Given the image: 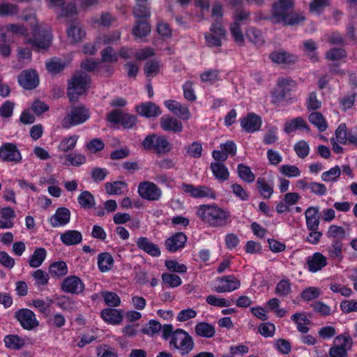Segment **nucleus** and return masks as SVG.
Returning a JSON list of instances; mask_svg holds the SVG:
<instances>
[{
	"instance_id": "nucleus-1",
	"label": "nucleus",
	"mask_w": 357,
	"mask_h": 357,
	"mask_svg": "<svg viewBox=\"0 0 357 357\" xmlns=\"http://www.w3.org/2000/svg\"><path fill=\"white\" fill-rule=\"evenodd\" d=\"M196 214L204 223L211 227L224 228L231 222L230 211L215 204L199 205Z\"/></svg>"
},
{
	"instance_id": "nucleus-2",
	"label": "nucleus",
	"mask_w": 357,
	"mask_h": 357,
	"mask_svg": "<svg viewBox=\"0 0 357 357\" xmlns=\"http://www.w3.org/2000/svg\"><path fill=\"white\" fill-rule=\"evenodd\" d=\"M90 82L89 75L83 71L75 72L68 81L67 94L71 103L70 112H87L83 105L77 102L81 96L86 93Z\"/></svg>"
},
{
	"instance_id": "nucleus-3",
	"label": "nucleus",
	"mask_w": 357,
	"mask_h": 357,
	"mask_svg": "<svg viewBox=\"0 0 357 357\" xmlns=\"http://www.w3.org/2000/svg\"><path fill=\"white\" fill-rule=\"evenodd\" d=\"M144 149L152 151L158 155L167 153L171 151L172 144L164 135L152 134L147 135L142 142Z\"/></svg>"
},
{
	"instance_id": "nucleus-4",
	"label": "nucleus",
	"mask_w": 357,
	"mask_h": 357,
	"mask_svg": "<svg viewBox=\"0 0 357 357\" xmlns=\"http://www.w3.org/2000/svg\"><path fill=\"white\" fill-rule=\"evenodd\" d=\"M278 88L271 95V102L278 105H284L289 98L291 91L296 86L295 82L290 77H281L278 80Z\"/></svg>"
},
{
	"instance_id": "nucleus-5",
	"label": "nucleus",
	"mask_w": 357,
	"mask_h": 357,
	"mask_svg": "<svg viewBox=\"0 0 357 357\" xmlns=\"http://www.w3.org/2000/svg\"><path fill=\"white\" fill-rule=\"evenodd\" d=\"M176 349L181 351V355L188 354L194 347V342L192 337L184 330L178 328L174 331V336L169 342Z\"/></svg>"
},
{
	"instance_id": "nucleus-6",
	"label": "nucleus",
	"mask_w": 357,
	"mask_h": 357,
	"mask_svg": "<svg viewBox=\"0 0 357 357\" xmlns=\"http://www.w3.org/2000/svg\"><path fill=\"white\" fill-rule=\"evenodd\" d=\"M294 3L291 0H278L273 3L270 20L274 23H283L293 12Z\"/></svg>"
},
{
	"instance_id": "nucleus-7",
	"label": "nucleus",
	"mask_w": 357,
	"mask_h": 357,
	"mask_svg": "<svg viewBox=\"0 0 357 357\" xmlns=\"http://www.w3.org/2000/svg\"><path fill=\"white\" fill-rule=\"evenodd\" d=\"M14 318L20 323L23 329L32 331L39 326L35 313L28 308H21L14 314Z\"/></svg>"
},
{
	"instance_id": "nucleus-8",
	"label": "nucleus",
	"mask_w": 357,
	"mask_h": 357,
	"mask_svg": "<svg viewBox=\"0 0 357 357\" xmlns=\"http://www.w3.org/2000/svg\"><path fill=\"white\" fill-rule=\"evenodd\" d=\"M0 159L3 162L17 164L21 162L22 157L15 144L6 142L0 146Z\"/></svg>"
},
{
	"instance_id": "nucleus-9",
	"label": "nucleus",
	"mask_w": 357,
	"mask_h": 357,
	"mask_svg": "<svg viewBox=\"0 0 357 357\" xmlns=\"http://www.w3.org/2000/svg\"><path fill=\"white\" fill-rule=\"evenodd\" d=\"M181 189L184 192L189 194L194 198L208 197L215 199L216 197L215 192L210 187L206 185L195 186L192 184L183 183L181 185Z\"/></svg>"
},
{
	"instance_id": "nucleus-10",
	"label": "nucleus",
	"mask_w": 357,
	"mask_h": 357,
	"mask_svg": "<svg viewBox=\"0 0 357 357\" xmlns=\"http://www.w3.org/2000/svg\"><path fill=\"white\" fill-rule=\"evenodd\" d=\"M52 36L47 30L36 29L33 36L28 40V43L31 44L37 50H46L50 45Z\"/></svg>"
},
{
	"instance_id": "nucleus-11",
	"label": "nucleus",
	"mask_w": 357,
	"mask_h": 357,
	"mask_svg": "<svg viewBox=\"0 0 357 357\" xmlns=\"http://www.w3.org/2000/svg\"><path fill=\"white\" fill-rule=\"evenodd\" d=\"M97 0H84V5L89 6L95 4ZM50 6L51 8L61 7V11L59 14L61 17H66L74 14L76 11L75 3L69 0H50Z\"/></svg>"
},
{
	"instance_id": "nucleus-12",
	"label": "nucleus",
	"mask_w": 357,
	"mask_h": 357,
	"mask_svg": "<svg viewBox=\"0 0 357 357\" xmlns=\"http://www.w3.org/2000/svg\"><path fill=\"white\" fill-rule=\"evenodd\" d=\"M85 289V285L82 280L76 275L66 277L61 284V289L65 293L73 294H82Z\"/></svg>"
},
{
	"instance_id": "nucleus-13",
	"label": "nucleus",
	"mask_w": 357,
	"mask_h": 357,
	"mask_svg": "<svg viewBox=\"0 0 357 357\" xmlns=\"http://www.w3.org/2000/svg\"><path fill=\"white\" fill-rule=\"evenodd\" d=\"M139 196L149 201H156L161 197L160 189L153 182L144 181L138 187Z\"/></svg>"
},
{
	"instance_id": "nucleus-14",
	"label": "nucleus",
	"mask_w": 357,
	"mask_h": 357,
	"mask_svg": "<svg viewBox=\"0 0 357 357\" xmlns=\"http://www.w3.org/2000/svg\"><path fill=\"white\" fill-rule=\"evenodd\" d=\"M20 85L24 89L31 90L39 84V77L36 70L29 69L23 70L17 77Z\"/></svg>"
},
{
	"instance_id": "nucleus-15",
	"label": "nucleus",
	"mask_w": 357,
	"mask_h": 357,
	"mask_svg": "<svg viewBox=\"0 0 357 357\" xmlns=\"http://www.w3.org/2000/svg\"><path fill=\"white\" fill-rule=\"evenodd\" d=\"M107 120L116 126L121 125L125 128H130L135 125L136 116L129 113H108Z\"/></svg>"
},
{
	"instance_id": "nucleus-16",
	"label": "nucleus",
	"mask_w": 357,
	"mask_h": 357,
	"mask_svg": "<svg viewBox=\"0 0 357 357\" xmlns=\"http://www.w3.org/2000/svg\"><path fill=\"white\" fill-rule=\"evenodd\" d=\"M219 283L215 287L218 293L230 292L239 288L240 281L233 275H225L218 278Z\"/></svg>"
},
{
	"instance_id": "nucleus-17",
	"label": "nucleus",
	"mask_w": 357,
	"mask_h": 357,
	"mask_svg": "<svg viewBox=\"0 0 357 357\" xmlns=\"http://www.w3.org/2000/svg\"><path fill=\"white\" fill-rule=\"evenodd\" d=\"M327 265V259L321 252H314L306 258L305 268L310 272L316 273Z\"/></svg>"
},
{
	"instance_id": "nucleus-18",
	"label": "nucleus",
	"mask_w": 357,
	"mask_h": 357,
	"mask_svg": "<svg viewBox=\"0 0 357 357\" xmlns=\"http://www.w3.org/2000/svg\"><path fill=\"white\" fill-rule=\"evenodd\" d=\"M187 240L183 232H176L165 240V245L169 252H176L185 247Z\"/></svg>"
},
{
	"instance_id": "nucleus-19",
	"label": "nucleus",
	"mask_w": 357,
	"mask_h": 357,
	"mask_svg": "<svg viewBox=\"0 0 357 357\" xmlns=\"http://www.w3.org/2000/svg\"><path fill=\"white\" fill-rule=\"evenodd\" d=\"M261 118L255 113L248 114L241 119V126L245 132L252 133L260 130L261 126Z\"/></svg>"
},
{
	"instance_id": "nucleus-20",
	"label": "nucleus",
	"mask_w": 357,
	"mask_h": 357,
	"mask_svg": "<svg viewBox=\"0 0 357 357\" xmlns=\"http://www.w3.org/2000/svg\"><path fill=\"white\" fill-rule=\"evenodd\" d=\"M70 219V211L66 207H59L56 210L55 213L49 220L53 227L64 226L69 222Z\"/></svg>"
},
{
	"instance_id": "nucleus-21",
	"label": "nucleus",
	"mask_w": 357,
	"mask_h": 357,
	"mask_svg": "<svg viewBox=\"0 0 357 357\" xmlns=\"http://www.w3.org/2000/svg\"><path fill=\"white\" fill-rule=\"evenodd\" d=\"M123 311L122 310L107 307L101 311L100 317L107 324L119 325L123 321Z\"/></svg>"
},
{
	"instance_id": "nucleus-22",
	"label": "nucleus",
	"mask_w": 357,
	"mask_h": 357,
	"mask_svg": "<svg viewBox=\"0 0 357 357\" xmlns=\"http://www.w3.org/2000/svg\"><path fill=\"white\" fill-rule=\"evenodd\" d=\"M89 113H68L61 121V126L68 129L85 122L89 118Z\"/></svg>"
},
{
	"instance_id": "nucleus-23",
	"label": "nucleus",
	"mask_w": 357,
	"mask_h": 357,
	"mask_svg": "<svg viewBox=\"0 0 357 357\" xmlns=\"http://www.w3.org/2000/svg\"><path fill=\"white\" fill-rule=\"evenodd\" d=\"M160 126L165 131L180 132L183 130L182 123L169 114H165L160 119Z\"/></svg>"
},
{
	"instance_id": "nucleus-24",
	"label": "nucleus",
	"mask_w": 357,
	"mask_h": 357,
	"mask_svg": "<svg viewBox=\"0 0 357 357\" xmlns=\"http://www.w3.org/2000/svg\"><path fill=\"white\" fill-rule=\"evenodd\" d=\"M137 248L152 257L160 255V248L146 237H139L136 241Z\"/></svg>"
},
{
	"instance_id": "nucleus-25",
	"label": "nucleus",
	"mask_w": 357,
	"mask_h": 357,
	"mask_svg": "<svg viewBox=\"0 0 357 357\" xmlns=\"http://www.w3.org/2000/svg\"><path fill=\"white\" fill-rule=\"evenodd\" d=\"M305 215L307 229L309 231L318 230L320 222L318 208L314 206L307 208Z\"/></svg>"
},
{
	"instance_id": "nucleus-26",
	"label": "nucleus",
	"mask_w": 357,
	"mask_h": 357,
	"mask_svg": "<svg viewBox=\"0 0 357 357\" xmlns=\"http://www.w3.org/2000/svg\"><path fill=\"white\" fill-rule=\"evenodd\" d=\"M257 188L264 199H269L273 194L274 185L273 181H268L265 177H258L256 182Z\"/></svg>"
},
{
	"instance_id": "nucleus-27",
	"label": "nucleus",
	"mask_w": 357,
	"mask_h": 357,
	"mask_svg": "<svg viewBox=\"0 0 357 357\" xmlns=\"http://www.w3.org/2000/svg\"><path fill=\"white\" fill-rule=\"evenodd\" d=\"M210 169L215 179L220 183H223L229 179V172L224 163L211 162Z\"/></svg>"
},
{
	"instance_id": "nucleus-28",
	"label": "nucleus",
	"mask_w": 357,
	"mask_h": 357,
	"mask_svg": "<svg viewBox=\"0 0 357 357\" xmlns=\"http://www.w3.org/2000/svg\"><path fill=\"white\" fill-rule=\"evenodd\" d=\"M269 58L276 63L288 64L294 63L296 57L294 54L284 51H275L269 54Z\"/></svg>"
},
{
	"instance_id": "nucleus-29",
	"label": "nucleus",
	"mask_w": 357,
	"mask_h": 357,
	"mask_svg": "<svg viewBox=\"0 0 357 357\" xmlns=\"http://www.w3.org/2000/svg\"><path fill=\"white\" fill-rule=\"evenodd\" d=\"M60 238L66 245H75L82 242V235L77 230H68L61 235Z\"/></svg>"
},
{
	"instance_id": "nucleus-30",
	"label": "nucleus",
	"mask_w": 357,
	"mask_h": 357,
	"mask_svg": "<svg viewBox=\"0 0 357 357\" xmlns=\"http://www.w3.org/2000/svg\"><path fill=\"white\" fill-rule=\"evenodd\" d=\"M195 333L197 336L211 338L215 333V327L204 321L198 322L195 327Z\"/></svg>"
},
{
	"instance_id": "nucleus-31",
	"label": "nucleus",
	"mask_w": 357,
	"mask_h": 357,
	"mask_svg": "<svg viewBox=\"0 0 357 357\" xmlns=\"http://www.w3.org/2000/svg\"><path fill=\"white\" fill-rule=\"evenodd\" d=\"M3 342L6 347L12 350H20L25 345V340L18 335H7Z\"/></svg>"
},
{
	"instance_id": "nucleus-32",
	"label": "nucleus",
	"mask_w": 357,
	"mask_h": 357,
	"mask_svg": "<svg viewBox=\"0 0 357 357\" xmlns=\"http://www.w3.org/2000/svg\"><path fill=\"white\" fill-rule=\"evenodd\" d=\"M114 259L109 252H101L98 256V266L100 272L105 273L112 269Z\"/></svg>"
},
{
	"instance_id": "nucleus-33",
	"label": "nucleus",
	"mask_w": 357,
	"mask_h": 357,
	"mask_svg": "<svg viewBox=\"0 0 357 357\" xmlns=\"http://www.w3.org/2000/svg\"><path fill=\"white\" fill-rule=\"evenodd\" d=\"M49 273L52 278H59L68 273V266L63 261H54L49 266Z\"/></svg>"
},
{
	"instance_id": "nucleus-34",
	"label": "nucleus",
	"mask_w": 357,
	"mask_h": 357,
	"mask_svg": "<svg viewBox=\"0 0 357 357\" xmlns=\"http://www.w3.org/2000/svg\"><path fill=\"white\" fill-rule=\"evenodd\" d=\"M151 32V26L146 20H137L132 28V33L137 38H143Z\"/></svg>"
},
{
	"instance_id": "nucleus-35",
	"label": "nucleus",
	"mask_w": 357,
	"mask_h": 357,
	"mask_svg": "<svg viewBox=\"0 0 357 357\" xmlns=\"http://www.w3.org/2000/svg\"><path fill=\"white\" fill-rule=\"evenodd\" d=\"M291 319L297 325V330L303 333H307L310 328L305 325L310 324V319L305 314L296 312L291 317Z\"/></svg>"
},
{
	"instance_id": "nucleus-36",
	"label": "nucleus",
	"mask_w": 357,
	"mask_h": 357,
	"mask_svg": "<svg viewBox=\"0 0 357 357\" xmlns=\"http://www.w3.org/2000/svg\"><path fill=\"white\" fill-rule=\"evenodd\" d=\"M47 252L43 248H37L30 257L29 264L32 268L39 267L45 259Z\"/></svg>"
},
{
	"instance_id": "nucleus-37",
	"label": "nucleus",
	"mask_w": 357,
	"mask_h": 357,
	"mask_svg": "<svg viewBox=\"0 0 357 357\" xmlns=\"http://www.w3.org/2000/svg\"><path fill=\"white\" fill-rule=\"evenodd\" d=\"M80 206L84 209H91L95 207L94 196L89 191H82L77 197Z\"/></svg>"
},
{
	"instance_id": "nucleus-38",
	"label": "nucleus",
	"mask_w": 357,
	"mask_h": 357,
	"mask_svg": "<svg viewBox=\"0 0 357 357\" xmlns=\"http://www.w3.org/2000/svg\"><path fill=\"white\" fill-rule=\"evenodd\" d=\"M67 34L71 43H77L84 37L85 31L78 25H71L67 30Z\"/></svg>"
},
{
	"instance_id": "nucleus-39",
	"label": "nucleus",
	"mask_w": 357,
	"mask_h": 357,
	"mask_svg": "<svg viewBox=\"0 0 357 357\" xmlns=\"http://www.w3.org/2000/svg\"><path fill=\"white\" fill-rule=\"evenodd\" d=\"M246 36L252 43L257 46H261L264 43L261 31L256 28H248L246 31Z\"/></svg>"
},
{
	"instance_id": "nucleus-40",
	"label": "nucleus",
	"mask_w": 357,
	"mask_h": 357,
	"mask_svg": "<svg viewBox=\"0 0 357 357\" xmlns=\"http://www.w3.org/2000/svg\"><path fill=\"white\" fill-rule=\"evenodd\" d=\"M237 172L238 176L247 183H252L255 180V175L251 171L250 167L244 164H238L237 166Z\"/></svg>"
},
{
	"instance_id": "nucleus-41",
	"label": "nucleus",
	"mask_w": 357,
	"mask_h": 357,
	"mask_svg": "<svg viewBox=\"0 0 357 357\" xmlns=\"http://www.w3.org/2000/svg\"><path fill=\"white\" fill-rule=\"evenodd\" d=\"M101 295L105 305L109 307L114 308L121 305V298L117 294L112 291H101Z\"/></svg>"
},
{
	"instance_id": "nucleus-42",
	"label": "nucleus",
	"mask_w": 357,
	"mask_h": 357,
	"mask_svg": "<svg viewBox=\"0 0 357 357\" xmlns=\"http://www.w3.org/2000/svg\"><path fill=\"white\" fill-rule=\"evenodd\" d=\"M291 292V284L289 279H282L276 285L275 293L280 297H286Z\"/></svg>"
},
{
	"instance_id": "nucleus-43",
	"label": "nucleus",
	"mask_w": 357,
	"mask_h": 357,
	"mask_svg": "<svg viewBox=\"0 0 357 357\" xmlns=\"http://www.w3.org/2000/svg\"><path fill=\"white\" fill-rule=\"evenodd\" d=\"M326 236L329 238L340 239L342 241L346 237V231L342 227L331 225L328 227Z\"/></svg>"
},
{
	"instance_id": "nucleus-44",
	"label": "nucleus",
	"mask_w": 357,
	"mask_h": 357,
	"mask_svg": "<svg viewBox=\"0 0 357 357\" xmlns=\"http://www.w3.org/2000/svg\"><path fill=\"white\" fill-rule=\"evenodd\" d=\"M162 328L160 323L155 319H151L145 327L142 328L141 332L144 335L154 337Z\"/></svg>"
},
{
	"instance_id": "nucleus-45",
	"label": "nucleus",
	"mask_w": 357,
	"mask_h": 357,
	"mask_svg": "<svg viewBox=\"0 0 357 357\" xmlns=\"http://www.w3.org/2000/svg\"><path fill=\"white\" fill-rule=\"evenodd\" d=\"M307 127L305 121L301 117H297L287 122L284 124V131L287 133H291L300 128H305Z\"/></svg>"
},
{
	"instance_id": "nucleus-46",
	"label": "nucleus",
	"mask_w": 357,
	"mask_h": 357,
	"mask_svg": "<svg viewBox=\"0 0 357 357\" xmlns=\"http://www.w3.org/2000/svg\"><path fill=\"white\" fill-rule=\"evenodd\" d=\"M309 121L311 123L317 127L319 131L323 132L327 128V123L322 115V113H310Z\"/></svg>"
},
{
	"instance_id": "nucleus-47",
	"label": "nucleus",
	"mask_w": 357,
	"mask_h": 357,
	"mask_svg": "<svg viewBox=\"0 0 357 357\" xmlns=\"http://www.w3.org/2000/svg\"><path fill=\"white\" fill-rule=\"evenodd\" d=\"M77 135H73L63 139L59 144V150L65 153L73 150L77 144Z\"/></svg>"
},
{
	"instance_id": "nucleus-48",
	"label": "nucleus",
	"mask_w": 357,
	"mask_h": 357,
	"mask_svg": "<svg viewBox=\"0 0 357 357\" xmlns=\"http://www.w3.org/2000/svg\"><path fill=\"white\" fill-rule=\"evenodd\" d=\"M161 278L162 282L169 287H177L182 284L181 278L176 274L165 273L162 274Z\"/></svg>"
},
{
	"instance_id": "nucleus-49",
	"label": "nucleus",
	"mask_w": 357,
	"mask_h": 357,
	"mask_svg": "<svg viewBox=\"0 0 357 357\" xmlns=\"http://www.w3.org/2000/svg\"><path fill=\"white\" fill-rule=\"evenodd\" d=\"M165 265L167 270L172 273L183 274L185 273L188 270V268L185 264H180L176 260L167 259L165 261Z\"/></svg>"
},
{
	"instance_id": "nucleus-50",
	"label": "nucleus",
	"mask_w": 357,
	"mask_h": 357,
	"mask_svg": "<svg viewBox=\"0 0 357 357\" xmlns=\"http://www.w3.org/2000/svg\"><path fill=\"white\" fill-rule=\"evenodd\" d=\"M352 339L348 334H341L337 335L333 342L335 346L345 349L347 352L348 350L351 349L352 347Z\"/></svg>"
},
{
	"instance_id": "nucleus-51",
	"label": "nucleus",
	"mask_w": 357,
	"mask_h": 357,
	"mask_svg": "<svg viewBox=\"0 0 357 357\" xmlns=\"http://www.w3.org/2000/svg\"><path fill=\"white\" fill-rule=\"evenodd\" d=\"M133 15L138 20H146L150 17V11L146 3H137L133 10Z\"/></svg>"
},
{
	"instance_id": "nucleus-52",
	"label": "nucleus",
	"mask_w": 357,
	"mask_h": 357,
	"mask_svg": "<svg viewBox=\"0 0 357 357\" xmlns=\"http://www.w3.org/2000/svg\"><path fill=\"white\" fill-rule=\"evenodd\" d=\"M19 8L17 6L9 3H0V17H9L17 14Z\"/></svg>"
},
{
	"instance_id": "nucleus-53",
	"label": "nucleus",
	"mask_w": 357,
	"mask_h": 357,
	"mask_svg": "<svg viewBox=\"0 0 357 357\" xmlns=\"http://www.w3.org/2000/svg\"><path fill=\"white\" fill-rule=\"evenodd\" d=\"M126 185V183L124 181L107 182L105 184V188L106 192L109 195H121L122 187Z\"/></svg>"
},
{
	"instance_id": "nucleus-54",
	"label": "nucleus",
	"mask_w": 357,
	"mask_h": 357,
	"mask_svg": "<svg viewBox=\"0 0 357 357\" xmlns=\"http://www.w3.org/2000/svg\"><path fill=\"white\" fill-rule=\"evenodd\" d=\"M347 56L343 48H332L326 52V59L331 61H338Z\"/></svg>"
},
{
	"instance_id": "nucleus-55",
	"label": "nucleus",
	"mask_w": 357,
	"mask_h": 357,
	"mask_svg": "<svg viewBox=\"0 0 357 357\" xmlns=\"http://www.w3.org/2000/svg\"><path fill=\"white\" fill-rule=\"evenodd\" d=\"M56 300V305L63 310H70L75 305V302L69 296L65 295L57 296Z\"/></svg>"
},
{
	"instance_id": "nucleus-56",
	"label": "nucleus",
	"mask_w": 357,
	"mask_h": 357,
	"mask_svg": "<svg viewBox=\"0 0 357 357\" xmlns=\"http://www.w3.org/2000/svg\"><path fill=\"white\" fill-rule=\"evenodd\" d=\"M305 50L308 52V56L312 62L318 61L319 57L315 52L317 49L316 43L312 40H307L303 42Z\"/></svg>"
},
{
	"instance_id": "nucleus-57",
	"label": "nucleus",
	"mask_w": 357,
	"mask_h": 357,
	"mask_svg": "<svg viewBox=\"0 0 357 357\" xmlns=\"http://www.w3.org/2000/svg\"><path fill=\"white\" fill-rule=\"evenodd\" d=\"M320 290L317 287H307L301 294V298L305 301H310L317 299L320 296Z\"/></svg>"
},
{
	"instance_id": "nucleus-58",
	"label": "nucleus",
	"mask_w": 357,
	"mask_h": 357,
	"mask_svg": "<svg viewBox=\"0 0 357 357\" xmlns=\"http://www.w3.org/2000/svg\"><path fill=\"white\" fill-rule=\"evenodd\" d=\"M342 242L340 240H333L331 246L328 249L329 255L332 258H341L342 257Z\"/></svg>"
},
{
	"instance_id": "nucleus-59",
	"label": "nucleus",
	"mask_w": 357,
	"mask_h": 357,
	"mask_svg": "<svg viewBox=\"0 0 357 357\" xmlns=\"http://www.w3.org/2000/svg\"><path fill=\"white\" fill-rule=\"evenodd\" d=\"M68 162L66 165H70L75 167L80 166L86 162V157L81 153H69L65 155Z\"/></svg>"
},
{
	"instance_id": "nucleus-60",
	"label": "nucleus",
	"mask_w": 357,
	"mask_h": 357,
	"mask_svg": "<svg viewBox=\"0 0 357 357\" xmlns=\"http://www.w3.org/2000/svg\"><path fill=\"white\" fill-rule=\"evenodd\" d=\"M340 168L339 166L336 165L331 168L328 171L324 172L321 174V178L324 181H334L340 177Z\"/></svg>"
},
{
	"instance_id": "nucleus-61",
	"label": "nucleus",
	"mask_w": 357,
	"mask_h": 357,
	"mask_svg": "<svg viewBox=\"0 0 357 357\" xmlns=\"http://www.w3.org/2000/svg\"><path fill=\"white\" fill-rule=\"evenodd\" d=\"M258 331L265 337H273L275 334V326L273 323L264 322L259 324Z\"/></svg>"
},
{
	"instance_id": "nucleus-62",
	"label": "nucleus",
	"mask_w": 357,
	"mask_h": 357,
	"mask_svg": "<svg viewBox=\"0 0 357 357\" xmlns=\"http://www.w3.org/2000/svg\"><path fill=\"white\" fill-rule=\"evenodd\" d=\"M294 151L299 158H305L309 154L310 147L305 141L301 140L295 144Z\"/></svg>"
},
{
	"instance_id": "nucleus-63",
	"label": "nucleus",
	"mask_w": 357,
	"mask_h": 357,
	"mask_svg": "<svg viewBox=\"0 0 357 357\" xmlns=\"http://www.w3.org/2000/svg\"><path fill=\"white\" fill-rule=\"evenodd\" d=\"M206 303L215 307H228L230 305V301L223 298H218L214 295H209L206 298Z\"/></svg>"
},
{
	"instance_id": "nucleus-64",
	"label": "nucleus",
	"mask_w": 357,
	"mask_h": 357,
	"mask_svg": "<svg viewBox=\"0 0 357 357\" xmlns=\"http://www.w3.org/2000/svg\"><path fill=\"white\" fill-rule=\"evenodd\" d=\"M280 172L288 177H296L301 174L298 167L295 165H284L280 167Z\"/></svg>"
}]
</instances>
